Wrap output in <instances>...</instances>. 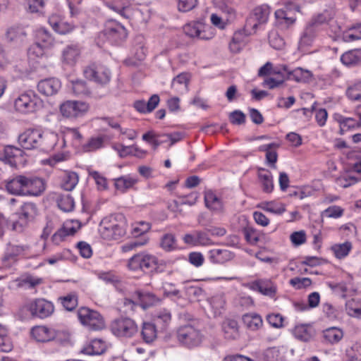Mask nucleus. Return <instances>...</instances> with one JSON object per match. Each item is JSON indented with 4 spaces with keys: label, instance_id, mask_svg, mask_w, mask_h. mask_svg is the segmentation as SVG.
<instances>
[{
    "label": "nucleus",
    "instance_id": "09e8293b",
    "mask_svg": "<svg viewBox=\"0 0 361 361\" xmlns=\"http://www.w3.org/2000/svg\"><path fill=\"white\" fill-rule=\"evenodd\" d=\"M62 305L68 311L73 310L78 305V297L75 293L68 294L61 298Z\"/></svg>",
    "mask_w": 361,
    "mask_h": 361
},
{
    "label": "nucleus",
    "instance_id": "7ed1b4c3",
    "mask_svg": "<svg viewBox=\"0 0 361 361\" xmlns=\"http://www.w3.org/2000/svg\"><path fill=\"white\" fill-rule=\"evenodd\" d=\"M37 214V208L33 202H25L14 214L16 219L12 221V230L21 233L32 221Z\"/></svg>",
    "mask_w": 361,
    "mask_h": 361
},
{
    "label": "nucleus",
    "instance_id": "4c0bfd02",
    "mask_svg": "<svg viewBox=\"0 0 361 361\" xmlns=\"http://www.w3.org/2000/svg\"><path fill=\"white\" fill-rule=\"evenodd\" d=\"M37 42H40L41 45L48 49L51 47L54 44V39L51 34L44 28H40L37 30Z\"/></svg>",
    "mask_w": 361,
    "mask_h": 361
},
{
    "label": "nucleus",
    "instance_id": "680f3d73",
    "mask_svg": "<svg viewBox=\"0 0 361 361\" xmlns=\"http://www.w3.org/2000/svg\"><path fill=\"white\" fill-rule=\"evenodd\" d=\"M178 8L181 12H188L193 9L197 4V0H177Z\"/></svg>",
    "mask_w": 361,
    "mask_h": 361
},
{
    "label": "nucleus",
    "instance_id": "ea45409f",
    "mask_svg": "<svg viewBox=\"0 0 361 361\" xmlns=\"http://www.w3.org/2000/svg\"><path fill=\"white\" fill-rule=\"evenodd\" d=\"M114 180V185L116 188L122 192H124L128 189L132 188L136 183V180L127 176H121L116 178Z\"/></svg>",
    "mask_w": 361,
    "mask_h": 361
},
{
    "label": "nucleus",
    "instance_id": "49530a36",
    "mask_svg": "<svg viewBox=\"0 0 361 361\" xmlns=\"http://www.w3.org/2000/svg\"><path fill=\"white\" fill-rule=\"evenodd\" d=\"M25 250V247L22 245H9L7 251L4 257V261L14 259L16 257L22 254Z\"/></svg>",
    "mask_w": 361,
    "mask_h": 361
},
{
    "label": "nucleus",
    "instance_id": "774afa93",
    "mask_svg": "<svg viewBox=\"0 0 361 361\" xmlns=\"http://www.w3.org/2000/svg\"><path fill=\"white\" fill-rule=\"evenodd\" d=\"M13 349V343L6 336L0 335V351L8 353Z\"/></svg>",
    "mask_w": 361,
    "mask_h": 361
},
{
    "label": "nucleus",
    "instance_id": "1a4fd4ad",
    "mask_svg": "<svg viewBox=\"0 0 361 361\" xmlns=\"http://www.w3.org/2000/svg\"><path fill=\"white\" fill-rule=\"evenodd\" d=\"M89 109L87 103L82 101L68 100L60 106L61 114L66 118H76L84 115Z\"/></svg>",
    "mask_w": 361,
    "mask_h": 361
},
{
    "label": "nucleus",
    "instance_id": "864d4df0",
    "mask_svg": "<svg viewBox=\"0 0 361 361\" xmlns=\"http://www.w3.org/2000/svg\"><path fill=\"white\" fill-rule=\"evenodd\" d=\"M245 238L251 245H255L259 240V234L252 227H246L243 230Z\"/></svg>",
    "mask_w": 361,
    "mask_h": 361
},
{
    "label": "nucleus",
    "instance_id": "39448f33",
    "mask_svg": "<svg viewBox=\"0 0 361 361\" xmlns=\"http://www.w3.org/2000/svg\"><path fill=\"white\" fill-rule=\"evenodd\" d=\"M177 339L182 345L188 348H193L202 343V334L198 329L188 324L178 328Z\"/></svg>",
    "mask_w": 361,
    "mask_h": 361
},
{
    "label": "nucleus",
    "instance_id": "0eeeda50",
    "mask_svg": "<svg viewBox=\"0 0 361 361\" xmlns=\"http://www.w3.org/2000/svg\"><path fill=\"white\" fill-rule=\"evenodd\" d=\"M78 316L80 322L90 330L98 331L104 328V319L97 311L82 307L78 310Z\"/></svg>",
    "mask_w": 361,
    "mask_h": 361
},
{
    "label": "nucleus",
    "instance_id": "c756f323",
    "mask_svg": "<svg viewBox=\"0 0 361 361\" xmlns=\"http://www.w3.org/2000/svg\"><path fill=\"white\" fill-rule=\"evenodd\" d=\"M242 320L245 326L251 331L258 330L263 324L262 317L257 314H245Z\"/></svg>",
    "mask_w": 361,
    "mask_h": 361
},
{
    "label": "nucleus",
    "instance_id": "69168bd1",
    "mask_svg": "<svg viewBox=\"0 0 361 361\" xmlns=\"http://www.w3.org/2000/svg\"><path fill=\"white\" fill-rule=\"evenodd\" d=\"M150 224L145 221L137 223L133 229L135 235H140L147 233L150 229Z\"/></svg>",
    "mask_w": 361,
    "mask_h": 361
},
{
    "label": "nucleus",
    "instance_id": "6ab92c4d",
    "mask_svg": "<svg viewBox=\"0 0 361 361\" xmlns=\"http://www.w3.org/2000/svg\"><path fill=\"white\" fill-rule=\"evenodd\" d=\"M250 288L269 297H274L276 291V286L269 280L255 281L250 284Z\"/></svg>",
    "mask_w": 361,
    "mask_h": 361
},
{
    "label": "nucleus",
    "instance_id": "393cba45",
    "mask_svg": "<svg viewBox=\"0 0 361 361\" xmlns=\"http://www.w3.org/2000/svg\"><path fill=\"white\" fill-rule=\"evenodd\" d=\"M270 13V8L268 5L264 4L260 6L256 7L253 11V16L249 20L247 23V26L250 25L253 29H255L257 27V23H255L252 25L251 24V21L253 19L257 21L259 24H262L267 22L269 15Z\"/></svg>",
    "mask_w": 361,
    "mask_h": 361
},
{
    "label": "nucleus",
    "instance_id": "412c9836",
    "mask_svg": "<svg viewBox=\"0 0 361 361\" xmlns=\"http://www.w3.org/2000/svg\"><path fill=\"white\" fill-rule=\"evenodd\" d=\"M80 56V49L78 45L66 46L62 51V61L68 66H74Z\"/></svg>",
    "mask_w": 361,
    "mask_h": 361
},
{
    "label": "nucleus",
    "instance_id": "a19ab883",
    "mask_svg": "<svg viewBox=\"0 0 361 361\" xmlns=\"http://www.w3.org/2000/svg\"><path fill=\"white\" fill-rule=\"evenodd\" d=\"M259 207L264 211L275 214H281L286 211L284 204L274 202H262Z\"/></svg>",
    "mask_w": 361,
    "mask_h": 361
},
{
    "label": "nucleus",
    "instance_id": "7c9ffc66",
    "mask_svg": "<svg viewBox=\"0 0 361 361\" xmlns=\"http://www.w3.org/2000/svg\"><path fill=\"white\" fill-rule=\"evenodd\" d=\"M157 326L151 322H144L142 327L141 335L143 341L147 343L153 342L157 338Z\"/></svg>",
    "mask_w": 361,
    "mask_h": 361
},
{
    "label": "nucleus",
    "instance_id": "79ce46f5",
    "mask_svg": "<svg viewBox=\"0 0 361 361\" xmlns=\"http://www.w3.org/2000/svg\"><path fill=\"white\" fill-rule=\"evenodd\" d=\"M216 6L228 16V19L233 18L235 16V10L233 6L232 0H215Z\"/></svg>",
    "mask_w": 361,
    "mask_h": 361
},
{
    "label": "nucleus",
    "instance_id": "4d7b16f0",
    "mask_svg": "<svg viewBox=\"0 0 361 361\" xmlns=\"http://www.w3.org/2000/svg\"><path fill=\"white\" fill-rule=\"evenodd\" d=\"M72 89L73 92L77 95H86L90 93L86 82L81 80L73 81Z\"/></svg>",
    "mask_w": 361,
    "mask_h": 361
},
{
    "label": "nucleus",
    "instance_id": "603ef678",
    "mask_svg": "<svg viewBox=\"0 0 361 361\" xmlns=\"http://www.w3.org/2000/svg\"><path fill=\"white\" fill-rule=\"evenodd\" d=\"M341 61L344 65L351 66L358 63L360 59L355 54V51H349L341 56Z\"/></svg>",
    "mask_w": 361,
    "mask_h": 361
},
{
    "label": "nucleus",
    "instance_id": "0e129e2a",
    "mask_svg": "<svg viewBox=\"0 0 361 361\" xmlns=\"http://www.w3.org/2000/svg\"><path fill=\"white\" fill-rule=\"evenodd\" d=\"M45 49L44 47L41 45L40 42H36L28 49V55L30 56L41 57L44 55Z\"/></svg>",
    "mask_w": 361,
    "mask_h": 361
},
{
    "label": "nucleus",
    "instance_id": "20e7f679",
    "mask_svg": "<svg viewBox=\"0 0 361 361\" xmlns=\"http://www.w3.org/2000/svg\"><path fill=\"white\" fill-rule=\"evenodd\" d=\"M332 18L331 14L328 11H324L323 13L314 16L303 32L300 38L301 44L309 45L316 37L321 27L328 24Z\"/></svg>",
    "mask_w": 361,
    "mask_h": 361
},
{
    "label": "nucleus",
    "instance_id": "c03bdc74",
    "mask_svg": "<svg viewBox=\"0 0 361 361\" xmlns=\"http://www.w3.org/2000/svg\"><path fill=\"white\" fill-rule=\"evenodd\" d=\"M171 319V313L166 310L160 312L154 318V324L164 330L169 325Z\"/></svg>",
    "mask_w": 361,
    "mask_h": 361
},
{
    "label": "nucleus",
    "instance_id": "c85d7f7f",
    "mask_svg": "<svg viewBox=\"0 0 361 361\" xmlns=\"http://www.w3.org/2000/svg\"><path fill=\"white\" fill-rule=\"evenodd\" d=\"M233 257V254L227 250L214 249L209 252L211 261L216 264H223L232 259Z\"/></svg>",
    "mask_w": 361,
    "mask_h": 361
},
{
    "label": "nucleus",
    "instance_id": "2eb2a0df",
    "mask_svg": "<svg viewBox=\"0 0 361 361\" xmlns=\"http://www.w3.org/2000/svg\"><path fill=\"white\" fill-rule=\"evenodd\" d=\"M31 335L37 342H49L54 340L56 336L54 329L45 326H37L32 329Z\"/></svg>",
    "mask_w": 361,
    "mask_h": 361
},
{
    "label": "nucleus",
    "instance_id": "ddd939ff",
    "mask_svg": "<svg viewBox=\"0 0 361 361\" xmlns=\"http://www.w3.org/2000/svg\"><path fill=\"white\" fill-rule=\"evenodd\" d=\"M204 27V25L200 21H194L185 25L183 26V32L190 37L209 39L212 38V36L207 35Z\"/></svg>",
    "mask_w": 361,
    "mask_h": 361
},
{
    "label": "nucleus",
    "instance_id": "338daca9",
    "mask_svg": "<svg viewBox=\"0 0 361 361\" xmlns=\"http://www.w3.org/2000/svg\"><path fill=\"white\" fill-rule=\"evenodd\" d=\"M269 324L275 328H280L283 326V317L279 314H271L267 317Z\"/></svg>",
    "mask_w": 361,
    "mask_h": 361
},
{
    "label": "nucleus",
    "instance_id": "cd10ccee",
    "mask_svg": "<svg viewBox=\"0 0 361 361\" xmlns=\"http://www.w3.org/2000/svg\"><path fill=\"white\" fill-rule=\"evenodd\" d=\"M258 177L263 191L267 193L271 192L274 189V183L271 172L268 170L260 169L259 170Z\"/></svg>",
    "mask_w": 361,
    "mask_h": 361
},
{
    "label": "nucleus",
    "instance_id": "5fc2aeb1",
    "mask_svg": "<svg viewBox=\"0 0 361 361\" xmlns=\"http://www.w3.org/2000/svg\"><path fill=\"white\" fill-rule=\"evenodd\" d=\"M289 283L297 290L306 288L312 285L310 278L295 277L290 280Z\"/></svg>",
    "mask_w": 361,
    "mask_h": 361
},
{
    "label": "nucleus",
    "instance_id": "bb28decb",
    "mask_svg": "<svg viewBox=\"0 0 361 361\" xmlns=\"http://www.w3.org/2000/svg\"><path fill=\"white\" fill-rule=\"evenodd\" d=\"M76 231L77 229L73 226L70 225L69 223H66L52 235V241L54 244L59 245L64 240L66 237L73 235Z\"/></svg>",
    "mask_w": 361,
    "mask_h": 361
},
{
    "label": "nucleus",
    "instance_id": "bf43d9fd",
    "mask_svg": "<svg viewBox=\"0 0 361 361\" xmlns=\"http://www.w3.org/2000/svg\"><path fill=\"white\" fill-rule=\"evenodd\" d=\"M343 214V209L338 206L334 205L328 207L322 212V216L328 218H338Z\"/></svg>",
    "mask_w": 361,
    "mask_h": 361
},
{
    "label": "nucleus",
    "instance_id": "f3484780",
    "mask_svg": "<svg viewBox=\"0 0 361 361\" xmlns=\"http://www.w3.org/2000/svg\"><path fill=\"white\" fill-rule=\"evenodd\" d=\"M60 88V81L54 78L42 80L37 84L38 91L45 96L54 95Z\"/></svg>",
    "mask_w": 361,
    "mask_h": 361
},
{
    "label": "nucleus",
    "instance_id": "a878e982",
    "mask_svg": "<svg viewBox=\"0 0 361 361\" xmlns=\"http://www.w3.org/2000/svg\"><path fill=\"white\" fill-rule=\"evenodd\" d=\"M221 327L226 339L235 340L239 337V327L237 321L226 319L223 322Z\"/></svg>",
    "mask_w": 361,
    "mask_h": 361
},
{
    "label": "nucleus",
    "instance_id": "9b49d317",
    "mask_svg": "<svg viewBox=\"0 0 361 361\" xmlns=\"http://www.w3.org/2000/svg\"><path fill=\"white\" fill-rule=\"evenodd\" d=\"M119 219L118 224H112L105 226L102 230V235L104 238L108 240H118L126 234V220L123 215L117 216Z\"/></svg>",
    "mask_w": 361,
    "mask_h": 361
},
{
    "label": "nucleus",
    "instance_id": "72a5a7b5",
    "mask_svg": "<svg viewBox=\"0 0 361 361\" xmlns=\"http://www.w3.org/2000/svg\"><path fill=\"white\" fill-rule=\"evenodd\" d=\"M106 347L104 343L101 340L94 339L92 341L91 345L83 348L81 353L89 355H101L104 353Z\"/></svg>",
    "mask_w": 361,
    "mask_h": 361
},
{
    "label": "nucleus",
    "instance_id": "e2e57ef3",
    "mask_svg": "<svg viewBox=\"0 0 361 361\" xmlns=\"http://www.w3.org/2000/svg\"><path fill=\"white\" fill-rule=\"evenodd\" d=\"M144 262L145 263H144L143 272H151L157 267V259L153 255H146Z\"/></svg>",
    "mask_w": 361,
    "mask_h": 361
},
{
    "label": "nucleus",
    "instance_id": "2f4dec72",
    "mask_svg": "<svg viewBox=\"0 0 361 361\" xmlns=\"http://www.w3.org/2000/svg\"><path fill=\"white\" fill-rule=\"evenodd\" d=\"M204 202L207 208L214 211H221L223 208L221 200L211 190L205 192Z\"/></svg>",
    "mask_w": 361,
    "mask_h": 361
},
{
    "label": "nucleus",
    "instance_id": "473e14b6",
    "mask_svg": "<svg viewBox=\"0 0 361 361\" xmlns=\"http://www.w3.org/2000/svg\"><path fill=\"white\" fill-rule=\"evenodd\" d=\"M134 55L139 61H142L146 55L147 49L145 46V38L142 35H137L133 42Z\"/></svg>",
    "mask_w": 361,
    "mask_h": 361
},
{
    "label": "nucleus",
    "instance_id": "de8ad7c7",
    "mask_svg": "<svg viewBox=\"0 0 361 361\" xmlns=\"http://www.w3.org/2000/svg\"><path fill=\"white\" fill-rule=\"evenodd\" d=\"M59 207L63 212H71L75 206V202L73 197L69 195L61 196L58 200Z\"/></svg>",
    "mask_w": 361,
    "mask_h": 361
},
{
    "label": "nucleus",
    "instance_id": "8fccbe9b",
    "mask_svg": "<svg viewBox=\"0 0 361 361\" xmlns=\"http://www.w3.org/2000/svg\"><path fill=\"white\" fill-rule=\"evenodd\" d=\"M361 80L349 87L346 94L349 99L354 101H361Z\"/></svg>",
    "mask_w": 361,
    "mask_h": 361
},
{
    "label": "nucleus",
    "instance_id": "9d476101",
    "mask_svg": "<svg viewBox=\"0 0 361 361\" xmlns=\"http://www.w3.org/2000/svg\"><path fill=\"white\" fill-rule=\"evenodd\" d=\"M27 310L33 317L44 319L54 312V305L44 299H36L27 305Z\"/></svg>",
    "mask_w": 361,
    "mask_h": 361
},
{
    "label": "nucleus",
    "instance_id": "a211bd4d",
    "mask_svg": "<svg viewBox=\"0 0 361 361\" xmlns=\"http://www.w3.org/2000/svg\"><path fill=\"white\" fill-rule=\"evenodd\" d=\"M23 153V151L20 148L13 146H7L4 149L3 157H1L0 159L6 164H9L11 166L16 167L18 162L20 161Z\"/></svg>",
    "mask_w": 361,
    "mask_h": 361
},
{
    "label": "nucleus",
    "instance_id": "aec40b11",
    "mask_svg": "<svg viewBox=\"0 0 361 361\" xmlns=\"http://www.w3.org/2000/svg\"><path fill=\"white\" fill-rule=\"evenodd\" d=\"M283 70L287 73L288 80H293L298 82H307L312 77V73L302 68H297L293 71H288L286 66H283Z\"/></svg>",
    "mask_w": 361,
    "mask_h": 361
},
{
    "label": "nucleus",
    "instance_id": "4468645a",
    "mask_svg": "<svg viewBox=\"0 0 361 361\" xmlns=\"http://www.w3.org/2000/svg\"><path fill=\"white\" fill-rule=\"evenodd\" d=\"M292 7L298 11V7L292 4H289L284 8L279 9L275 12V16L279 25L288 27L295 21V16L292 15Z\"/></svg>",
    "mask_w": 361,
    "mask_h": 361
},
{
    "label": "nucleus",
    "instance_id": "4be33fe9",
    "mask_svg": "<svg viewBox=\"0 0 361 361\" xmlns=\"http://www.w3.org/2000/svg\"><path fill=\"white\" fill-rule=\"evenodd\" d=\"M26 176H16L6 184L7 191L13 195H25Z\"/></svg>",
    "mask_w": 361,
    "mask_h": 361
},
{
    "label": "nucleus",
    "instance_id": "37998d69",
    "mask_svg": "<svg viewBox=\"0 0 361 361\" xmlns=\"http://www.w3.org/2000/svg\"><path fill=\"white\" fill-rule=\"evenodd\" d=\"M105 139V136H98L90 138L87 143L83 145V150L85 152H92L102 147Z\"/></svg>",
    "mask_w": 361,
    "mask_h": 361
},
{
    "label": "nucleus",
    "instance_id": "f8f14e48",
    "mask_svg": "<svg viewBox=\"0 0 361 361\" xmlns=\"http://www.w3.org/2000/svg\"><path fill=\"white\" fill-rule=\"evenodd\" d=\"M104 35L114 43H120L127 37V31L124 26L118 23H109L102 32Z\"/></svg>",
    "mask_w": 361,
    "mask_h": 361
},
{
    "label": "nucleus",
    "instance_id": "dca6fc26",
    "mask_svg": "<svg viewBox=\"0 0 361 361\" xmlns=\"http://www.w3.org/2000/svg\"><path fill=\"white\" fill-rule=\"evenodd\" d=\"M45 188L46 184L43 179L26 177L25 195L39 196L45 190Z\"/></svg>",
    "mask_w": 361,
    "mask_h": 361
},
{
    "label": "nucleus",
    "instance_id": "58836bf2",
    "mask_svg": "<svg viewBox=\"0 0 361 361\" xmlns=\"http://www.w3.org/2000/svg\"><path fill=\"white\" fill-rule=\"evenodd\" d=\"M161 247L165 251L170 252L174 250L177 247L176 239L173 234H164L160 241Z\"/></svg>",
    "mask_w": 361,
    "mask_h": 361
},
{
    "label": "nucleus",
    "instance_id": "c9c22d12",
    "mask_svg": "<svg viewBox=\"0 0 361 361\" xmlns=\"http://www.w3.org/2000/svg\"><path fill=\"white\" fill-rule=\"evenodd\" d=\"M49 23L54 31L61 35H65L73 29L70 24L62 20H58L55 17L50 18Z\"/></svg>",
    "mask_w": 361,
    "mask_h": 361
},
{
    "label": "nucleus",
    "instance_id": "423d86ee",
    "mask_svg": "<svg viewBox=\"0 0 361 361\" xmlns=\"http://www.w3.org/2000/svg\"><path fill=\"white\" fill-rule=\"evenodd\" d=\"M111 331L117 337L131 338L138 332L135 322L129 317L114 319L110 326Z\"/></svg>",
    "mask_w": 361,
    "mask_h": 361
},
{
    "label": "nucleus",
    "instance_id": "e433bc0d",
    "mask_svg": "<svg viewBox=\"0 0 361 361\" xmlns=\"http://www.w3.org/2000/svg\"><path fill=\"white\" fill-rule=\"evenodd\" d=\"M352 249V243L346 241L341 244H335L331 247V250L338 259L345 257Z\"/></svg>",
    "mask_w": 361,
    "mask_h": 361
},
{
    "label": "nucleus",
    "instance_id": "a18cd8bd",
    "mask_svg": "<svg viewBox=\"0 0 361 361\" xmlns=\"http://www.w3.org/2000/svg\"><path fill=\"white\" fill-rule=\"evenodd\" d=\"M25 35V32L20 27H11L6 32V38L9 42L22 39Z\"/></svg>",
    "mask_w": 361,
    "mask_h": 361
},
{
    "label": "nucleus",
    "instance_id": "f03ea898",
    "mask_svg": "<svg viewBox=\"0 0 361 361\" xmlns=\"http://www.w3.org/2000/svg\"><path fill=\"white\" fill-rule=\"evenodd\" d=\"M43 106V101L32 90L20 94L14 102L15 109L21 114L35 112L41 109Z\"/></svg>",
    "mask_w": 361,
    "mask_h": 361
},
{
    "label": "nucleus",
    "instance_id": "6e6552de",
    "mask_svg": "<svg viewBox=\"0 0 361 361\" xmlns=\"http://www.w3.org/2000/svg\"><path fill=\"white\" fill-rule=\"evenodd\" d=\"M83 73L87 79L102 85L109 83L111 79L109 70L101 64H90L84 69Z\"/></svg>",
    "mask_w": 361,
    "mask_h": 361
},
{
    "label": "nucleus",
    "instance_id": "f704fd0d",
    "mask_svg": "<svg viewBox=\"0 0 361 361\" xmlns=\"http://www.w3.org/2000/svg\"><path fill=\"white\" fill-rule=\"evenodd\" d=\"M78 175L75 172H66L61 183V187L65 190L71 191L78 184Z\"/></svg>",
    "mask_w": 361,
    "mask_h": 361
},
{
    "label": "nucleus",
    "instance_id": "6e6d98bb",
    "mask_svg": "<svg viewBox=\"0 0 361 361\" xmlns=\"http://www.w3.org/2000/svg\"><path fill=\"white\" fill-rule=\"evenodd\" d=\"M209 302H210L212 307L215 310L219 311L221 309H224L225 304H226L224 294L222 293H217V294L214 295V296H212L210 298Z\"/></svg>",
    "mask_w": 361,
    "mask_h": 361
},
{
    "label": "nucleus",
    "instance_id": "5701e85b",
    "mask_svg": "<svg viewBox=\"0 0 361 361\" xmlns=\"http://www.w3.org/2000/svg\"><path fill=\"white\" fill-rule=\"evenodd\" d=\"M293 334L298 340L302 342H309L314 338L315 330L310 325L301 324L294 328Z\"/></svg>",
    "mask_w": 361,
    "mask_h": 361
},
{
    "label": "nucleus",
    "instance_id": "052dcab7",
    "mask_svg": "<svg viewBox=\"0 0 361 361\" xmlns=\"http://www.w3.org/2000/svg\"><path fill=\"white\" fill-rule=\"evenodd\" d=\"M229 119L233 124L242 125L245 123V115L240 110H235L230 114Z\"/></svg>",
    "mask_w": 361,
    "mask_h": 361
},
{
    "label": "nucleus",
    "instance_id": "b1692460",
    "mask_svg": "<svg viewBox=\"0 0 361 361\" xmlns=\"http://www.w3.org/2000/svg\"><path fill=\"white\" fill-rule=\"evenodd\" d=\"M322 342L327 344L338 343L343 337L341 329L332 326L322 331Z\"/></svg>",
    "mask_w": 361,
    "mask_h": 361
},
{
    "label": "nucleus",
    "instance_id": "f257e3e1",
    "mask_svg": "<svg viewBox=\"0 0 361 361\" xmlns=\"http://www.w3.org/2000/svg\"><path fill=\"white\" fill-rule=\"evenodd\" d=\"M57 140L56 134L43 135L37 130L27 129L18 137V142L25 149L40 148L42 150H49L54 148Z\"/></svg>",
    "mask_w": 361,
    "mask_h": 361
},
{
    "label": "nucleus",
    "instance_id": "3c124183",
    "mask_svg": "<svg viewBox=\"0 0 361 361\" xmlns=\"http://www.w3.org/2000/svg\"><path fill=\"white\" fill-rule=\"evenodd\" d=\"M137 295L141 303V306L144 309H147L149 307L154 305L157 302H158V299L152 293L142 294L138 292Z\"/></svg>",
    "mask_w": 361,
    "mask_h": 361
},
{
    "label": "nucleus",
    "instance_id": "13d9d810",
    "mask_svg": "<svg viewBox=\"0 0 361 361\" xmlns=\"http://www.w3.org/2000/svg\"><path fill=\"white\" fill-rule=\"evenodd\" d=\"M344 35L346 42L354 41L361 39V24L352 27Z\"/></svg>",
    "mask_w": 361,
    "mask_h": 361
}]
</instances>
